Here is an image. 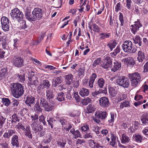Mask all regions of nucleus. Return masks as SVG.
Wrapping results in <instances>:
<instances>
[{
	"mask_svg": "<svg viewBox=\"0 0 148 148\" xmlns=\"http://www.w3.org/2000/svg\"><path fill=\"white\" fill-rule=\"evenodd\" d=\"M35 21L39 20L42 17L43 11L42 9L39 8H35L32 12Z\"/></svg>",
	"mask_w": 148,
	"mask_h": 148,
	"instance_id": "9",
	"label": "nucleus"
},
{
	"mask_svg": "<svg viewBox=\"0 0 148 148\" xmlns=\"http://www.w3.org/2000/svg\"><path fill=\"white\" fill-rule=\"evenodd\" d=\"M25 101V103L31 107L32 105H34L35 103V98L32 96H28L26 97Z\"/></svg>",
	"mask_w": 148,
	"mask_h": 148,
	"instance_id": "18",
	"label": "nucleus"
},
{
	"mask_svg": "<svg viewBox=\"0 0 148 148\" xmlns=\"http://www.w3.org/2000/svg\"><path fill=\"white\" fill-rule=\"evenodd\" d=\"M46 96L48 99H52L54 97L53 93V90L51 89L47 90L46 91Z\"/></svg>",
	"mask_w": 148,
	"mask_h": 148,
	"instance_id": "40",
	"label": "nucleus"
},
{
	"mask_svg": "<svg viewBox=\"0 0 148 148\" xmlns=\"http://www.w3.org/2000/svg\"><path fill=\"white\" fill-rule=\"evenodd\" d=\"M106 89H105L104 90H102V89H99L98 91H95L94 92L92 93L93 96L94 97H96L97 95L101 93H105L106 92Z\"/></svg>",
	"mask_w": 148,
	"mask_h": 148,
	"instance_id": "48",
	"label": "nucleus"
},
{
	"mask_svg": "<svg viewBox=\"0 0 148 148\" xmlns=\"http://www.w3.org/2000/svg\"><path fill=\"white\" fill-rule=\"evenodd\" d=\"M92 26L93 27V31L95 32H98L100 30V28L95 23H93L92 25Z\"/></svg>",
	"mask_w": 148,
	"mask_h": 148,
	"instance_id": "53",
	"label": "nucleus"
},
{
	"mask_svg": "<svg viewBox=\"0 0 148 148\" xmlns=\"http://www.w3.org/2000/svg\"><path fill=\"white\" fill-rule=\"evenodd\" d=\"M26 18L29 21H35V20L34 14L31 13V11L29 10H27L25 14Z\"/></svg>",
	"mask_w": 148,
	"mask_h": 148,
	"instance_id": "21",
	"label": "nucleus"
},
{
	"mask_svg": "<svg viewBox=\"0 0 148 148\" xmlns=\"http://www.w3.org/2000/svg\"><path fill=\"white\" fill-rule=\"evenodd\" d=\"M64 93L63 92H61L58 93L57 98L58 101H61L64 100Z\"/></svg>",
	"mask_w": 148,
	"mask_h": 148,
	"instance_id": "45",
	"label": "nucleus"
},
{
	"mask_svg": "<svg viewBox=\"0 0 148 148\" xmlns=\"http://www.w3.org/2000/svg\"><path fill=\"white\" fill-rule=\"evenodd\" d=\"M91 100L88 97H87L84 99H83L82 104L84 105H86L88 103H90L91 102Z\"/></svg>",
	"mask_w": 148,
	"mask_h": 148,
	"instance_id": "52",
	"label": "nucleus"
},
{
	"mask_svg": "<svg viewBox=\"0 0 148 148\" xmlns=\"http://www.w3.org/2000/svg\"><path fill=\"white\" fill-rule=\"evenodd\" d=\"M96 108L95 106L92 104H90L86 107V113L88 114L93 113L95 111Z\"/></svg>",
	"mask_w": 148,
	"mask_h": 148,
	"instance_id": "25",
	"label": "nucleus"
},
{
	"mask_svg": "<svg viewBox=\"0 0 148 148\" xmlns=\"http://www.w3.org/2000/svg\"><path fill=\"white\" fill-rule=\"evenodd\" d=\"M130 101L125 100V101L121 103L120 108L123 109L124 107L129 108L130 107Z\"/></svg>",
	"mask_w": 148,
	"mask_h": 148,
	"instance_id": "35",
	"label": "nucleus"
},
{
	"mask_svg": "<svg viewBox=\"0 0 148 148\" xmlns=\"http://www.w3.org/2000/svg\"><path fill=\"white\" fill-rule=\"evenodd\" d=\"M3 104L5 106H8L10 103V101L8 98H3L2 99Z\"/></svg>",
	"mask_w": 148,
	"mask_h": 148,
	"instance_id": "56",
	"label": "nucleus"
},
{
	"mask_svg": "<svg viewBox=\"0 0 148 148\" xmlns=\"http://www.w3.org/2000/svg\"><path fill=\"white\" fill-rule=\"evenodd\" d=\"M79 94L82 97L87 96L89 94V90L86 88H82L79 92Z\"/></svg>",
	"mask_w": 148,
	"mask_h": 148,
	"instance_id": "30",
	"label": "nucleus"
},
{
	"mask_svg": "<svg viewBox=\"0 0 148 148\" xmlns=\"http://www.w3.org/2000/svg\"><path fill=\"white\" fill-rule=\"evenodd\" d=\"M12 120L11 121L12 123H16L17 122H19L20 119H19L18 116L17 114L14 113L13 115L12 116Z\"/></svg>",
	"mask_w": 148,
	"mask_h": 148,
	"instance_id": "46",
	"label": "nucleus"
},
{
	"mask_svg": "<svg viewBox=\"0 0 148 148\" xmlns=\"http://www.w3.org/2000/svg\"><path fill=\"white\" fill-rule=\"evenodd\" d=\"M73 97L75 99L77 102H79L80 100V97L78 95L77 92H74Z\"/></svg>",
	"mask_w": 148,
	"mask_h": 148,
	"instance_id": "55",
	"label": "nucleus"
},
{
	"mask_svg": "<svg viewBox=\"0 0 148 148\" xmlns=\"http://www.w3.org/2000/svg\"><path fill=\"white\" fill-rule=\"evenodd\" d=\"M105 83V80L102 78H100L98 80L97 84L98 86L100 88H103Z\"/></svg>",
	"mask_w": 148,
	"mask_h": 148,
	"instance_id": "39",
	"label": "nucleus"
},
{
	"mask_svg": "<svg viewBox=\"0 0 148 148\" xmlns=\"http://www.w3.org/2000/svg\"><path fill=\"white\" fill-rule=\"evenodd\" d=\"M109 93L112 97H115L117 93V91L112 87L109 88Z\"/></svg>",
	"mask_w": 148,
	"mask_h": 148,
	"instance_id": "38",
	"label": "nucleus"
},
{
	"mask_svg": "<svg viewBox=\"0 0 148 148\" xmlns=\"http://www.w3.org/2000/svg\"><path fill=\"white\" fill-rule=\"evenodd\" d=\"M61 77H58L56 78L53 80V86L56 87L58 85L60 84L62 82Z\"/></svg>",
	"mask_w": 148,
	"mask_h": 148,
	"instance_id": "41",
	"label": "nucleus"
},
{
	"mask_svg": "<svg viewBox=\"0 0 148 148\" xmlns=\"http://www.w3.org/2000/svg\"><path fill=\"white\" fill-rule=\"evenodd\" d=\"M34 110L38 112H41L42 109L40 107L39 104V102H37L34 106Z\"/></svg>",
	"mask_w": 148,
	"mask_h": 148,
	"instance_id": "47",
	"label": "nucleus"
},
{
	"mask_svg": "<svg viewBox=\"0 0 148 148\" xmlns=\"http://www.w3.org/2000/svg\"><path fill=\"white\" fill-rule=\"evenodd\" d=\"M8 73V71L7 68H4L1 69L0 71V80L5 78Z\"/></svg>",
	"mask_w": 148,
	"mask_h": 148,
	"instance_id": "23",
	"label": "nucleus"
},
{
	"mask_svg": "<svg viewBox=\"0 0 148 148\" xmlns=\"http://www.w3.org/2000/svg\"><path fill=\"white\" fill-rule=\"evenodd\" d=\"M133 137L137 142L140 143L142 140V137L140 135L135 134L133 135Z\"/></svg>",
	"mask_w": 148,
	"mask_h": 148,
	"instance_id": "50",
	"label": "nucleus"
},
{
	"mask_svg": "<svg viewBox=\"0 0 148 148\" xmlns=\"http://www.w3.org/2000/svg\"><path fill=\"white\" fill-rule=\"evenodd\" d=\"M0 46L2 47L3 49L5 50H7L8 45L6 40H2L1 44L0 45Z\"/></svg>",
	"mask_w": 148,
	"mask_h": 148,
	"instance_id": "54",
	"label": "nucleus"
},
{
	"mask_svg": "<svg viewBox=\"0 0 148 148\" xmlns=\"http://www.w3.org/2000/svg\"><path fill=\"white\" fill-rule=\"evenodd\" d=\"M16 127L18 130L22 129L23 131H25L26 129L25 128L24 126L21 123H18L16 125Z\"/></svg>",
	"mask_w": 148,
	"mask_h": 148,
	"instance_id": "58",
	"label": "nucleus"
},
{
	"mask_svg": "<svg viewBox=\"0 0 148 148\" xmlns=\"http://www.w3.org/2000/svg\"><path fill=\"white\" fill-rule=\"evenodd\" d=\"M108 114L106 112L98 111L96 112L95 116L99 119L103 120H105L107 117Z\"/></svg>",
	"mask_w": 148,
	"mask_h": 148,
	"instance_id": "16",
	"label": "nucleus"
},
{
	"mask_svg": "<svg viewBox=\"0 0 148 148\" xmlns=\"http://www.w3.org/2000/svg\"><path fill=\"white\" fill-rule=\"evenodd\" d=\"M112 65L111 70L113 72H115L119 70L121 68V63L116 60Z\"/></svg>",
	"mask_w": 148,
	"mask_h": 148,
	"instance_id": "19",
	"label": "nucleus"
},
{
	"mask_svg": "<svg viewBox=\"0 0 148 148\" xmlns=\"http://www.w3.org/2000/svg\"><path fill=\"white\" fill-rule=\"evenodd\" d=\"M101 58H98L94 60L92 64V66L93 68L96 67L97 65H100L101 63Z\"/></svg>",
	"mask_w": 148,
	"mask_h": 148,
	"instance_id": "49",
	"label": "nucleus"
},
{
	"mask_svg": "<svg viewBox=\"0 0 148 148\" xmlns=\"http://www.w3.org/2000/svg\"><path fill=\"white\" fill-rule=\"evenodd\" d=\"M10 14L13 19H16L18 21L22 20L24 17L23 12L17 8L12 10Z\"/></svg>",
	"mask_w": 148,
	"mask_h": 148,
	"instance_id": "5",
	"label": "nucleus"
},
{
	"mask_svg": "<svg viewBox=\"0 0 148 148\" xmlns=\"http://www.w3.org/2000/svg\"><path fill=\"white\" fill-rule=\"evenodd\" d=\"M50 84L48 80H44L42 83L38 86V88L40 90H43L45 88L48 89L49 88Z\"/></svg>",
	"mask_w": 148,
	"mask_h": 148,
	"instance_id": "17",
	"label": "nucleus"
},
{
	"mask_svg": "<svg viewBox=\"0 0 148 148\" xmlns=\"http://www.w3.org/2000/svg\"><path fill=\"white\" fill-rule=\"evenodd\" d=\"M28 77L29 80L28 84L31 87H35L37 85L38 83V78L34 75V72L29 73Z\"/></svg>",
	"mask_w": 148,
	"mask_h": 148,
	"instance_id": "7",
	"label": "nucleus"
},
{
	"mask_svg": "<svg viewBox=\"0 0 148 148\" xmlns=\"http://www.w3.org/2000/svg\"><path fill=\"white\" fill-rule=\"evenodd\" d=\"M16 132L14 130L9 129L4 133L3 136L5 138H9L11 136L16 134Z\"/></svg>",
	"mask_w": 148,
	"mask_h": 148,
	"instance_id": "22",
	"label": "nucleus"
},
{
	"mask_svg": "<svg viewBox=\"0 0 148 148\" xmlns=\"http://www.w3.org/2000/svg\"><path fill=\"white\" fill-rule=\"evenodd\" d=\"M128 77L130 80L131 86L132 88H134L137 87L138 84L141 81V78L140 74L135 72L129 74Z\"/></svg>",
	"mask_w": 148,
	"mask_h": 148,
	"instance_id": "2",
	"label": "nucleus"
},
{
	"mask_svg": "<svg viewBox=\"0 0 148 148\" xmlns=\"http://www.w3.org/2000/svg\"><path fill=\"white\" fill-rule=\"evenodd\" d=\"M16 78L19 82H23L25 81V76L23 74L16 73L14 75Z\"/></svg>",
	"mask_w": 148,
	"mask_h": 148,
	"instance_id": "29",
	"label": "nucleus"
},
{
	"mask_svg": "<svg viewBox=\"0 0 148 148\" xmlns=\"http://www.w3.org/2000/svg\"><path fill=\"white\" fill-rule=\"evenodd\" d=\"M123 49L126 53H135L137 49L136 48H133V44L130 40L125 41L122 45Z\"/></svg>",
	"mask_w": 148,
	"mask_h": 148,
	"instance_id": "4",
	"label": "nucleus"
},
{
	"mask_svg": "<svg viewBox=\"0 0 148 148\" xmlns=\"http://www.w3.org/2000/svg\"><path fill=\"white\" fill-rule=\"evenodd\" d=\"M30 129V127L29 126H28L26 127L25 135L29 138L32 139V134L31 133Z\"/></svg>",
	"mask_w": 148,
	"mask_h": 148,
	"instance_id": "34",
	"label": "nucleus"
},
{
	"mask_svg": "<svg viewBox=\"0 0 148 148\" xmlns=\"http://www.w3.org/2000/svg\"><path fill=\"white\" fill-rule=\"evenodd\" d=\"M121 51L120 47L119 45L118 46L116 49L113 52L110 53L112 57L115 56L117 54L119 53Z\"/></svg>",
	"mask_w": 148,
	"mask_h": 148,
	"instance_id": "42",
	"label": "nucleus"
},
{
	"mask_svg": "<svg viewBox=\"0 0 148 148\" xmlns=\"http://www.w3.org/2000/svg\"><path fill=\"white\" fill-rule=\"evenodd\" d=\"M81 129L82 131H86L89 129V125L86 123L84 124L81 127Z\"/></svg>",
	"mask_w": 148,
	"mask_h": 148,
	"instance_id": "63",
	"label": "nucleus"
},
{
	"mask_svg": "<svg viewBox=\"0 0 148 148\" xmlns=\"http://www.w3.org/2000/svg\"><path fill=\"white\" fill-rule=\"evenodd\" d=\"M31 127L35 133L41 131L43 129L42 126L40 125L38 121H33L31 124Z\"/></svg>",
	"mask_w": 148,
	"mask_h": 148,
	"instance_id": "11",
	"label": "nucleus"
},
{
	"mask_svg": "<svg viewBox=\"0 0 148 148\" xmlns=\"http://www.w3.org/2000/svg\"><path fill=\"white\" fill-rule=\"evenodd\" d=\"M85 141L84 139H78L76 141V144L77 145H83L85 143Z\"/></svg>",
	"mask_w": 148,
	"mask_h": 148,
	"instance_id": "57",
	"label": "nucleus"
},
{
	"mask_svg": "<svg viewBox=\"0 0 148 148\" xmlns=\"http://www.w3.org/2000/svg\"><path fill=\"white\" fill-rule=\"evenodd\" d=\"M116 82L117 85L124 88H127L130 86L129 79L124 77H118L116 79Z\"/></svg>",
	"mask_w": 148,
	"mask_h": 148,
	"instance_id": "6",
	"label": "nucleus"
},
{
	"mask_svg": "<svg viewBox=\"0 0 148 148\" xmlns=\"http://www.w3.org/2000/svg\"><path fill=\"white\" fill-rule=\"evenodd\" d=\"M144 53L141 51H139L138 53L137 59L139 62H142L145 58Z\"/></svg>",
	"mask_w": 148,
	"mask_h": 148,
	"instance_id": "28",
	"label": "nucleus"
},
{
	"mask_svg": "<svg viewBox=\"0 0 148 148\" xmlns=\"http://www.w3.org/2000/svg\"><path fill=\"white\" fill-rule=\"evenodd\" d=\"M142 26V25L140 23L138 20L137 21L134 22V24L132 25L131 26V32L134 34H135L139 30V28Z\"/></svg>",
	"mask_w": 148,
	"mask_h": 148,
	"instance_id": "13",
	"label": "nucleus"
},
{
	"mask_svg": "<svg viewBox=\"0 0 148 148\" xmlns=\"http://www.w3.org/2000/svg\"><path fill=\"white\" fill-rule=\"evenodd\" d=\"M100 39L103 40L106 38H109L111 36V34L109 33H103L99 34Z\"/></svg>",
	"mask_w": 148,
	"mask_h": 148,
	"instance_id": "37",
	"label": "nucleus"
},
{
	"mask_svg": "<svg viewBox=\"0 0 148 148\" xmlns=\"http://www.w3.org/2000/svg\"><path fill=\"white\" fill-rule=\"evenodd\" d=\"M28 109L26 108H23L21 109L20 111V113L22 116H23L27 113Z\"/></svg>",
	"mask_w": 148,
	"mask_h": 148,
	"instance_id": "61",
	"label": "nucleus"
},
{
	"mask_svg": "<svg viewBox=\"0 0 148 148\" xmlns=\"http://www.w3.org/2000/svg\"><path fill=\"white\" fill-rule=\"evenodd\" d=\"M10 59L11 63L15 67L20 68L24 64L23 58L17 55H11Z\"/></svg>",
	"mask_w": 148,
	"mask_h": 148,
	"instance_id": "3",
	"label": "nucleus"
},
{
	"mask_svg": "<svg viewBox=\"0 0 148 148\" xmlns=\"http://www.w3.org/2000/svg\"><path fill=\"white\" fill-rule=\"evenodd\" d=\"M46 111L49 112L51 111L54 108L53 104L48 103L43 107Z\"/></svg>",
	"mask_w": 148,
	"mask_h": 148,
	"instance_id": "33",
	"label": "nucleus"
},
{
	"mask_svg": "<svg viewBox=\"0 0 148 148\" xmlns=\"http://www.w3.org/2000/svg\"><path fill=\"white\" fill-rule=\"evenodd\" d=\"M120 132L121 134H121H120V136H121V143L125 144L126 143H128L130 139L127 134L125 133L123 130L121 131Z\"/></svg>",
	"mask_w": 148,
	"mask_h": 148,
	"instance_id": "14",
	"label": "nucleus"
},
{
	"mask_svg": "<svg viewBox=\"0 0 148 148\" xmlns=\"http://www.w3.org/2000/svg\"><path fill=\"white\" fill-rule=\"evenodd\" d=\"M1 22L3 30L5 32L8 31L9 30V20L8 18L5 16L2 17L1 19Z\"/></svg>",
	"mask_w": 148,
	"mask_h": 148,
	"instance_id": "10",
	"label": "nucleus"
},
{
	"mask_svg": "<svg viewBox=\"0 0 148 148\" xmlns=\"http://www.w3.org/2000/svg\"><path fill=\"white\" fill-rule=\"evenodd\" d=\"M132 5V0H126V5L128 9H130Z\"/></svg>",
	"mask_w": 148,
	"mask_h": 148,
	"instance_id": "60",
	"label": "nucleus"
},
{
	"mask_svg": "<svg viewBox=\"0 0 148 148\" xmlns=\"http://www.w3.org/2000/svg\"><path fill=\"white\" fill-rule=\"evenodd\" d=\"M70 132L74 135L75 138L81 137V134L79 130H77L75 131L74 128H73L70 130Z\"/></svg>",
	"mask_w": 148,
	"mask_h": 148,
	"instance_id": "27",
	"label": "nucleus"
},
{
	"mask_svg": "<svg viewBox=\"0 0 148 148\" xmlns=\"http://www.w3.org/2000/svg\"><path fill=\"white\" fill-rule=\"evenodd\" d=\"M47 120L49 126H50L52 129L53 128L54 126L55 125V123L56 121L52 117V114H49L48 115Z\"/></svg>",
	"mask_w": 148,
	"mask_h": 148,
	"instance_id": "15",
	"label": "nucleus"
},
{
	"mask_svg": "<svg viewBox=\"0 0 148 148\" xmlns=\"http://www.w3.org/2000/svg\"><path fill=\"white\" fill-rule=\"evenodd\" d=\"M85 68L84 67H80L78 70L79 75L80 76L84 75V74Z\"/></svg>",
	"mask_w": 148,
	"mask_h": 148,
	"instance_id": "64",
	"label": "nucleus"
},
{
	"mask_svg": "<svg viewBox=\"0 0 148 148\" xmlns=\"http://www.w3.org/2000/svg\"><path fill=\"white\" fill-rule=\"evenodd\" d=\"M99 103L100 106L103 108L108 107L110 105L108 98L106 97H101L99 100Z\"/></svg>",
	"mask_w": 148,
	"mask_h": 148,
	"instance_id": "12",
	"label": "nucleus"
},
{
	"mask_svg": "<svg viewBox=\"0 0 148 148\" xmlns=\"http://www.w3.org/2000/svg\"><path fill=\"white\" fill-rule=\"evenodd\" d=\"M112 61L110 57L106 56L104 57L103 62L101 64V66L103 68L108 69L110 67L112 64Z\"/></svg>",
	"mask_w": 148,
	"mask_h": 148,
	"instance_id": "8",
	"label": "nucleus"
},
{
	"mask_svg": "<svg viewBox=\"0 0 148 148\" xmlns=\"http://www.w3.org/2000/svg\"><path fill=\"white\" fill-rule=\"evenodd\" d=\"M73 76L72 74H68L65 76V79L66 84H71L73 81Z\"/></svg>",
	"mask_w": 148,
	"mask_h": 148,
	"instance_id": "31",
	"label": "nucleus"
},
{
	"mask_svg": "<svg viewBox=\"0 0 148 148\" xmlns=\"http://www.w3.org/2000/svg\"><path fill=\"white\" fill-rule=\"evenodd\" d=\"M39 121L42 123L44 125H46L47 124V123L45 120V118L44 115H41L39 116Z\"/></svg>",
	"mask_w": 148,
	"mask_h": 148,
	"instance_id": "59",
	"label": "nucleus"
},
{
	"mask_svg": "<svg viewBox=\"0 0 148 148\" xmlns=\"http://www.w3.org/2000/svg\"><path fill=\"white\" fill-rule=\"evenodd\" d=\"M30 118L32 121H38V114L36 113H34L31 114Z\"/></svg>",
	"mask_w": 148,
	"mask_h": 148,
	"instance_id": "51",
	"label": "nucleus"
},
{
	"mask_svg": "<svg viewBox=\"0 0 148 148\" xmlns=\"http://www.w3.org/2000/svg\"><path fill=\"white\" fill-rule=\"evenodd\" d=\"M124 62L127 66L133 67L135 64V62L134 59L132 57H128L125 59Z\"/></svg>",
	"mask_w": 148,
	"mask_h": 148,
	"instance_id": "20",
	"label": "nucleus"
},
{
	"mask_svg": "<svg viewBox=\"0 0 148 148\" xmlns=\"http://www.w3.org/2000/svg\"><path fill=\"white\" fill-rule=\"evenodd\" d=\"M66 144V140H60L57 141V144L58 146L60 148H63L65 147Z\"/></svg>",
	"mask_w": 148,
	"mask_h": 148,
	"instance_id": "44",
	"label": "nucleus"
},
{
	"mask_svg": "<svg viewBox=\"0 0 148 148\" xmlns=\"http://www.w3.org/2000/svg\"><path fill=\"white\" fill-rule=\"evenodd\" d=\"M10 88L12 95L15 98H19L24 94V87L20 83L11 84Z\"/></svg>",
	"mask_w": 148,
	"mask_h": 148,
	"instance_id": "1",
	"label": "nucleus"
},
{
	"mask_svg": "<svg viewBox=\"0 0 148 148\" xmlns=\"http://www.w3.org/2000/svg\"><path fill=\"white\" fill-rule=\"evenodd\" d=\"M11 144L13 146L18 147L19 145L18 136L16 135H14L12 138Z\"/></svg>",
	"mask_w": 148,
	"mask_h": 148,
	"instance_id": "24",
	"label": "nucleus"
},
{
	"mask_svg": "<svg viewBox=\"0 0 148 148\" xmlns=\"http://www.w3.org/2000/svg\"><path fill=\"white\" fill-rule=\"evenodd\" d=\"M134 43L136 44V46H141V42L140 41V37L139 36H136V37L133 38Z\"/></svg>",
	"mask_w": 148,
	"mask_h": 148,
	"instance_id": "36",
	"label": "nucleus"
},
{
	"mask_svg": "<svg viewBox=\"0 0 148 148\" xmlns=\"http://www.w3.org/2000/svg\"><path fill=\"white\" fill-rule=\"evenodd\" d=\"M119 19L121 23V26H123L124 24V21L123 20V17L122 14L120 13V15L119 16Z\"/></svg>",
	"mask_w": 148,
	"mask_h": 148,
	"instance_id": "62",
	"label": "nucleus"
},
{
	"mask_svg": "<svg viewBox=\"0 0 148 148\" xmlns=\"http://www.w3.org/2000/svg\"><path fill=\"white\" fill-rule=\"evenodd\" d=\"M39 99L40 105L42 107H43L48 102L46 99L44 97H40Z\"/></svg>",
	"mask_w": 148,
	"mask_h": 148,
	"instance_id": "43",
	"label": "nucleus"
},
{
	"mask_svg": "<svg viewBox=\"0 0 148 148\" xmlns=\"http://www.w3.org/2000/svg\"><path fill=\"white\" fill-rule=\"evenodd\" d=\"M117 43L116 40H111L109 42L108 45L107 46L110 48L111 51H112L114 48Z\"/></svg>",
	"mask_w": 148,
	"mask_h": 148,
	"instance_id": "32",
	"label": "nucleus"
},
{
	"mask_svg": "<svg viewBox=\"0 0 148 148\" xmlns=\"http://www.w3.org/2000/svg\"><path fill=\"white\" fill-rule=\"evenodd\" d=\"M140 120L143 124L145 125L148 124V114L146 113H143L140 118Z\"/></svg>",
	"mask_w": 148,
	"mask_h": 148,
	"instance_id": "26",
	"label": "nucleus"
}]
</instances>
